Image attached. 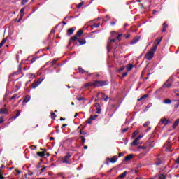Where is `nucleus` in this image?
<instances>
[{
  "label": "nucleus",
  "instance_id": "5701e85b",
  "mask_svg": "<svg viewBox=\"0 0 179 179\" xmlns=\"http://www.w3.org/2000/svg\"><path fill=\"white\" fill-rule=\"evenodd\" d=\"M27 76L29 79H34V78H36V76L34 73H29L27 74Z\"/></svg>",
  "mask_w": 179,
  "mask_h": 179
},
{
  "label": "nucleus",
  "instance_id": "69168bd1",
  "mask_svg": "<svg viewBox=\"0 0 179 179\" xmlns=\"http://www.w3.org/2000/svg\"><path fill=\"white\" fill-rule=\"evenodd\" d=\"M114 24H115V21H113L112 22H110V25L111 26H114Z\"/></svg>",
  "mask_w": 179,
  "mask_h": 179
},
{
  "label": "nucleus",
  "instance_id": "9d476101",
  "mask_svg": "<svg viewBox=\"0 0 179 179\" xmlns=\"http://www.w3.org/2000/svg\"><path fill=\"white\" fill-rule=\"evenodd\" d=\"M162 40H163V37L157 38V39H155V45H156V47H157L160 44V42L162 41Z\"/></svg>",
  "mask_w": 179,
  "mask_h": 179
},
{
  "label": "nucleus",
  "instance_id": "ea45409f",
  "mask_svg": "<svg viewBox=\"0 0 179 179\" xmlns=\"http://www.w3.org/2000/svg\"><path fill=\"white\" fill-rule=\"evenodd\" d=\"M15 99H19V96H17V94H14L13 96L10 97V100H13Z\"/></svg>",
  "mask_w": 179,
  "mask_h": 179
},
{
  "label": "nucleus",
  "instance_id": "bf43d9fd",
  "mask_svg": "<svg viewBox=\"0 0 179 179\" xmlns=\"http://www.w3.org/2000/svg\"><path fill=\"white\" fill-rule=\"evenodd\" d=\"M142 138H143V136H138L136 138V139H138V141H139L140 139H142Z\"/></svg>",
  "mask_w": 179,
  "mask_h": 179
},
{
  "label": "nucleus",
  "instance_id": "423d86ee",
  "mask_svg": "<svg viewBox=\"0 0 179 179\" xmlns=\"http://www.w3.org/2000/svg\"><path fill=\"white\" fill-rule=\"evenodd\" d=\"M153 57H155V53H153V52L150 51L145 54V58H147V59H152Z\"/></svg>",
  "mask_w": 179,
  "mask_h": 179
},
{
  "label": "nucleus",
  "instance_id": "a878e982",
  "mask_svg": "<svg viewBox=\"0 0 179 179\" xmlns=\"http://www.w3.org/2000/svg\"><path fill=\"white\" fill-rule=\"evenodd\" d=\"M20 13H21L22 16H21V17L20 18L19 20H22V17H23V15H24V8H22V9L20 10Z\"/></svg>",
  "mask_w": 179,
  "mask_h": 179
},
{
  "label": "nucleus",
  "instance_id": "cd10ccee",
  "mask_svg": "<svg viewBox=\"0 0 179 179\" xmlns=\"http://www.w3.org/2000/svg\"><path fill=\"white\" fill-rule=\"evenodd\" d=\"M95 27V28H98V27H100V24L98 23V24H94L92 27H91V29L92 30H93V28Z\"/></svg>",
  "mask_w": 179,
  "mask_h": 179
},
{
  "label": "nucleus",
  "instance_id": "6e6d98bb",
  "mask_svg": "<svg viewBox=\"0 0 179 179\" xmlns=\"http://www.w3.org/2000/svg\"><path fill=\"white\" fill-rule=\"evenodd\" d=\"M128 75L127 72H125L122 74V78H125V76H127Z\"/></svg>",
  "mask_w": 179,
  "mask_h": 179
},
{
  "label": "nucleus",
  "instance_id": "a18cd8bd",
  "mask_svg": "<svg viewBox=\"0 0 179 179\" xmlns=\"http://www.w3.org/2000/svg\"><path fill=\"white\" fill-rule=\"evenodd\" d=\"M55 64H57V59H54L52 61V66H53L54 65H55Z\"/></svg>",
  "mask_w": 179,
  "mask_h": 179
},
{
  "label": "nucleus",
  "instance_id": "72a5a7b5",
  "mask_svg": "<svg viewBox=\"0 0 179 179\" xmlns=\"http://www.w3.org/2000/svg\"><path fill=\"white\" fill-rule=\"evenodd\" d=\"M120 177L121 178H125V177H127V171H124L123 173H122Z\"/></svg>",
  "mask_w": 179,
  "mask_h": 179
},
{
  "label": "nucleus",
  "instance_id": "4be33fe9",
  "mask_svg": "<svg viewBox=\"0 0 179 179\" xmlns=\"http://www.w3.org/2000/svg\"><path fill=\"white\" fill-rule=\"evenodd\" d=\"M138 134H139V131L138 130H136L133 134H132V136H131V138L132 139H134L136 135H138Z\"/></svg>",
  "mask_w": 179,
  "mask_h": 179
},
{
  "label": "nucleus",
  "instance_id": "8fccbe9b",
  "mask_svg": "<svg viewBox=\"0 0 179 179\" xmlns=\"http://www.w3.org/2000/svg\"><path fill=\"white\" fill-rule=\"evenodd\" d=\"M127 131H128V128H125L123 130H122V133L125 134V132H127Z\"/></svg>",
  "mask_w": 179,
  "mask_h": 179
},
{
  "label": "nucleus",
  "instance_id": "c03bdc74",
  "mask_svg": "<svg viewBox=\"0 0 179 179\" xmlns=\"http://www.w3.org/2000/svg\"><path fill=\"white\" fill-rule=\"evenodd\" d=\"M163 27H164V29H167V28L169 27V25L167 24V22H164V24H163Z\"/></svg>",
  "mask_w": 179,
  "mask_h": 179
},
{
  "label": "nucleus",
  "instance_id": "0eeeda50",
  "mask_svg": "<svg viewBox=\"0 0 179 179\" xmlns=\"http://www.w3.org/2000/svg\"><path fill=\"white\" fill-rule=\"evenodd\" d=\"M139 40H141V36H137V38L133 39L130 42L131 45H134V44H136V43H138V41H139Z\"/></svg>",
  "mask_w": 179,
  "mask_h": 179
},
{
  "label": "nucleus",
  "instance_id": "20e7f679",
  "mask_svg": "<svg viewBox=\"0 0 179 179\" xmlns=\"http://www.w3.org/2000/svg\"><path fill=\"white\" fill-rule=\"evenodd\" d=\"M44 80V78H38V81H35L32 84V89H36L42 82Z\"/></svg>",
  "mask_w": 179,
  "mask_h": 179
},
{
  "label": "nucleus",
  "instance_id": "c756f323",
  "mask_svg": "<svg viewBox=\"0 0 179 179\" xmlns=\"http://www.w3.org/2000/svg\"><path fill=\"white\" fill-rule=\"evenodd\" d=\"M132 68H134V65L128 64V67H127L128 72H129V71H132Z\"/></svg>",
  "mask_w": 179,
  "mask_h": 179
},
{
  "label": "nucleus",
  "instance_id": "f257e3e1",
  "mask_svg": "<svg viewBox=\"0 0 179 179\" xmlns=\"http://www.w3.org/2000/svg\"><path fill=\"white\" fill-rule=\"evenodd\" d=\"M107 81L100 80H95L90 84V86H93L94 87H101L102 86H107Z\"/></svg>",
  "mask_w": 179,
  "mask_h": 179
},
{
  "label": "nucleus",
  "instance_id": "37998d69",
  "mask_svg": "<svg viewBox=\"0 0 179 179\" xmlns=\"http://www.w3.org/2000/svg\"><path fill=\"white\" fill-rule=\"evenodd\" d=\"M71 40L76 41V40H78V36H76V35H75L74 36L71 38Z\"/></svg>",
  "mask_w": 179,
  "mask_h": 179
},
{
  "label": "nucleus",
  "instance_id": "473e14b6",
  "mask_svg": "<svg viewBox=\"0 0 179 179\" xmlns=\"http://www.w3.org/2000/svg\"><path fill=\"white\" fill-rule=\"evenodd\" d=\"M152 104L151 103H148L146 106H145V111H148V110H149L150 108V107H152Z\"/></svg>",
  "mask_w": 179,
  "mask_h": 179
},
{
  "label": "nucleus",
  "instance_id": "ddd939ff",
  "mask_svg": "<svg viewBox=\"0 0 179 179\" xmlns=\"http://www.w3.org/2000/svg\"><path fill=\"white\" fill-rule=\"evenodd\" d=\"M148 97H149V94H144L140 99H138L137 101H141L145 99H148Z\"/></svg>",
  "mask_w": 179,
  "mask_h": 179
},
{
  "label": "nucleus",
  "instance_id": "680f3d73",
  "mask_svg": "<svg viewBox=\"0 0 179 179\" xmlns=\"http://www.w3.org/2000/svg\"><path fill=\"white\" fill-rule=\"evenodd\" d=\"M159 164H162V162H158L155 163L156 166H159Z\"/></svg>",
  "mask_w": 179,
  "mask_h": 179
},
{
  "label": "nucleus",
  "instance_id": "f3484780",
  "mask_svg": "<svg viewBox=\"0 0 179 179\" xmlns=\"http://www.w3.org/2000/svg\"><path fill=\"white\" fill-rule=\"evenodd\" d=\"M78 71L80 73H89V71H85L82 67L78 68Z\"/></svg>",
  "mask_w": 179,
  "mask_h": 179
},
{
  "label": "nucleus",
  "instance_id": "0e129e2a",
  "mask_svg": "<svg viewBox=\"0 0 179 179\" xmlns=\"http://www.w3.org/2000/svg\"><path fill=\"white\" fill-rule=\"evenodd\" d=\"M16 173L17 174V176H19V174H20V173H22V171H19V170H17L16 171Z\"/></svg>",
  "mask_w": 179,
  "mask_h": 179
},
{
  "label": "nucleus",
  "instance_id": "e2e57ef3",
  "mask_svg": "<svg viewBox=\"0 0 179 179\" xmlns=\"http://www.w3.org/2000/svg\"><path fill=\"white\" fill-rule=\"evenodd\" d=\"M167 28H164L162 29V33H166V30Z\"/></svg>",
  "mask_w": 179,
  "mask_h": 179
},
{
  "label": "nucleus",
  "instance_id": "2eb2a0df",
  "mask_svg": "<svg viewBox=\"0 0 179 179\" xmlns=\"http://www.w3.org/2000/svg\"><path fill=\"white\" fill-rule=\"evenodd\" d=\"M178 124H179V118L177 119V120L174 122V123H173V128H177V127L178 126Z\"/></svg>",
  "mask_w": 179,
  "mask_h": 179
},
{
  "label": "nucleus",
  "instance_id": "864d4df0",
  "mask_svg": "<svg viewBox=\"0 0 179 179\" xmlns=\"http://www.w3.org/2000/svg\"><path fill=\"white\" fill-rule=\"evenodd\" d=\"M125 69V67L122 66L119 69V72H122Z\"/></svg>",
  "mask_w": 179,
  "mask_h": 179
},
{
  "label": "nucleus",
  "instance_id": "412c9836",
  "mask_svg": "<svg viewBox=\"0 0 179 179\" xmlns=\"http://www.w3.org/2000/svg\"><path fill=\"white\" fill-rule=\"evenodd\" d=\"M156 50H157V46H156V45H155L151 50H150L151 52H153V54H155Z\"/></svg>",
  "mask_w": 179,
  "mask_h": 179
},
{
  "label": "nucleus",
  "instance_id": "4d7b16f0",
  "mask_svg": "<svg viewBox=\"0 0 179 179\" xmlns=\"http://www.w3.org/2000/svg\"><path fill=\"white\" fill-rule=\"evenodd\" d=\"M3 121V117H0V124H2Z\"/></svg>",
  "mask_w": 179,
  "mask_h": 179
},
{
  "label": "nucleus",
  "instance_id": "4468645a",
  "mask_svg": "<svg viewBox=\"0 0 179 179\" xmlns=\"http://www.w3.org/2000/svg\"><path fill=\"white\" fill-rule=\"evenodd\" d=\"M73 31H75V30H73L72 28H70L67 30V34L69 36H71V34H73Z\"/></svg>",
  "mask_w": 179,
  "mask_h": 179
},
{
  "label": "nucleus",
  "instance_id": "13d9d810",
  "mask_svg": "<svg viewBox=\"0 0 179 179\" xmlns=\"http://www.w3.org/2000/svg\"><path fill=\"white\" fill-rule=\"evenodd\" d=\"M177 92H178L177 90H174L173 91V92L176 93V95L179 96V94H177Z\"/></svg>",
  "mask_w": 179,
  "mask_h": 179
},
{
  "label": "nucleus",
  "instance_id": "e433bc0d",
  "mask_svg": "<svg viewBox=\"0 0 179 179\" xmlns=\"http://www.w3.org/2000/svg\"><path fill=\"white\" fill-rule=\"evenodd\" d=\"M78 43H80V45H83V44H85L86 43L85 40H83V41H79L78 40Z\"/></svg>",
  "mask_w": 179,
  "mask_h": 179
},
{
  "label": "nucleus",
  "instance_id": "3c124183",
  "mask_svg": "<svg viewBox=\"0 0 179 179\" xmlns=\"http://www.w3.org/2000/svg\"><path fill=\"white\" fill-rule=\"evenodd\" d=\"M36 58H32L31 59V64H33L34 62H36Z\"/></svg>",
  "mask_w": 179,
  "mask_h": 179
},
{
  "label": "nucleus",
  "instance_id": "6e6552de",
  "mask_svg": "<svg viewBox=\"0 0 179 179\" xmlns=\"http://www.w3.org/2000/svg\"><path fill=\"white\" fill-rule=\"evenodd\" d=\"M161 122L162 124H165V125H167V124H170L171 122L169 120L163 118V119H161Z\"/></svg>",
  "mask_w": 179,
  "mask_h": 179
},
{
  "label": "nucleus",
  "instance_id": "393cba45",
  "mask_svg": "<svg viewBox=\"0 0 179 179\" xmlns=\"http://www.w3.org/2000/svg\"><path fill=\"white\" fill-rule=\"evenodd\" d=\"M80 139H81V142H82V145H85V142H86V138H85V137L83 136H80Z\"/></svg>",
  "mask_w": 179,
  "mask_h": 179
},
{
  "label": "nucleus",
  "instance_id": "5fc2aeb1",
  "mask_svg": "<svg viewBox=\"0 0 179 179\" xmlns=\"http://www.w3.org/2000/svg\"><path fill=\"white\" fill-rule=\"evenodd\" d=\"M120 37H122V34H118V36H117V40H120Z\"/></svg>",
  "mask_w": 179,
  "mask_h": 179
},
{
  "label": "nucleus",
  "instance_id": "4c0bfd02",
  "mask_svg": "<svg viewBox=\"0 0 179 179\" xmlns=\"http://www.w3.org/2000/svg\"><path fill=\"white\" fill-rule=\"evenodd\" d=\"M150 124V122L147 121V122H145V123L143 124V127H149Z\"/></svg>",
  "mask_w": 179,
  "mask_h": 179
},
{
  "label": "nucleus",
  "instance_id": "2f4dec72",
  "mask_svg": "<svg viewBox=\"0 0 179 179\" xmlns=\"http://www.w3.org/2000/svg\"><path fill=\"white\" fill-rule=\"evenodd\" d=\"M164 104H171V100L170 99H165L164 101Z\"/></svg>",
  "mask_w": 179,
  "mask_h": 179
},
{
  "label": "nucleus",
  "instance_id": "58836bf2",
  "mask_svg": "<svg viewBox=\"0 0 179 179\" xmlns=\"http://www.w3.org/2000/svg\"><path fill=\"white\" fill-rule=\"evenodd\" d=\"M166 152H171V145H169L166 149Z\"/></svg>",
  "mask_w": 179,
  "mask_h": 179
},
{
  "label": "nucleus",
  "instance_id": "39448f33",
  "mask_svg": "<svg viewBox=\"0 0 179 179\" xmlns=\"http://www.w3.org/2000/svg\"><path fill=\"white\" fill-rule=\"evenodd\" d=\"M117 41L116 38L110 39V42L108 43L107 48H108V52H110L111 51V49L113 48V46L111 45V43H115Z\"/></svg>",
  "mask_w": 179,
  "mask_h": 179
},
{
  "label": "nucleus",
  "instance_id": "6ab92c4d",
  "mask_svg": "<svg viewBox=\"0 0 179 179\" xmlns=\"http://www.w3.org/2000/svg\"><path fill=\"white\" fill-rule=\"evenodd\" d=\"M83 34V31L82 29H80L76 34V36L80 37L82 34Z\"/></svg>",
  "mask_w": 179,
  "mask_h": 179
},
{
  "label": "nucleus",
  "instance_id": "09e8293b",
  "mask_svg": "<svg viewBox=\"0 0 179 179\" xmlns=\"http://www.w3.org/2000/svg\"><path fill=\"white\" fill-rule=\"evenodd\" d=\"M96 114H101V109L97 108Z\"/></svg>",
  "mask_w": 179,
  "mask_h": 179
},
{
  "label": "nucleus",
  "instance_id": "7c9ffc66",
  "mask_svg": "<svg viewBox=\"0 0 179 179\" xmlns=\"http://www.w3.org/2000/svg\"><path fill=\"white\" fill-rule=\"evenodd\" d=\"M20 115V110H17V113L15 116H14L13 118H14V120H16V118H17V117H19Z\"/></svg>",
  "mask_w": 179,
  "mask_h": 179
},
{
  "label": "nucleus",
  "instance_id": "aec40b11",
  "mask_svg": "<svg viewBox=\"0 0 179 179\" xmlns=\"http://www.w3.org/2000/svg\"><path fill=\"white\" fill-rule=\"evenodd\" d=\"M37 155L40 157H44V156H45V153H44V152H38Z\"/></svg>",
  "mask_w": 179,
  "mask_h": 179
},
{
  "label": "nucleus",
  "instance_id": "de8ad7c7",
  "mask_svg": "<svg viewBox=\"0 0 179 179\" xmlns=\"http://www.w3.org/2000/svg\"><path fill=\"white\" fill-rule=\"evenodd\" d=\"M92 119H90V117L87 120V124H92Z\"/></svg>",
  "mask_w": 179,
  "mask_h": 179
},
{
  "label": "nucleus",
  "instance_id": "774afa93",
  "mask_svg": "<svg viewBox=\"0 0 179 179\" xmlns=\"http://www.w3.org/2000/svg\"><path fill=\"white\" fill-rule=\"evenodd\" d=\"M5 178H5V177H3L2 176H0V179H5Z\"/></svg>",
  "mask_w": 179,
  "mask_h": 179
},
{
  "label": "nucleus",
  "instance_id": "f03ea898",
  "mask_svg": "<svg viewBox=\"0 0 179 179\" xmlns=\"http://www.w3.org/2000/svg\"><path fill=\"white\" fill-rule=\"evenodd\" d=\"M173 86V79L169 78L166 83L162 85V87H160L159 90H158V92H162L165 87L167 89H170V87Z\"/></svg>",
  "mask_w": 179,
  "mask_h": 179
},
{
  "label": "nucleus",
  "instance_id": "c9c22d12",
  "mask_svg": "<svg viewBox=\"0 0 179 179\" xmlns=\"http://www.w3.org/2000/svg\"><path fill=\"white\" fill-rule=\"evenodd\" d=\"M5 43H6V39H3L2 41L0 43V48H2L3 44H5Z\"/></svg>",
  "mask_w": 179,
  "mask_h": 179
},
{
  "label": "nucleus",
  "instance_id": "1a4fd4ad",
  "mask_svg": "<svg viewBox=\"0 0 179 179\" xmlns=\"http://www.w3.org/2000/svg\"><path fill=\"white\" fill-rule=\"evenodd\" d=\"M131 146H138L139 145V138H136L134 141L131 143Z\"/></svg>",
  "mask_w": 179,
  "mask_h": 179
},
{
  "label": "nucleus",
  "instance_id": "b1692460",
  "mask_svg": "<svg viewBox=\"0 0 179 179\" xmlns=\"http://www.w3.org/2000/svg\"><path fill=\"white\" fill-rule=\"evenodd\" d=\"M158 178L159 179H166V176L163 173H160L158 175Z\"/></svg>",
  "mask_w": 179,
  "mask_h": 179
},
{
  "label": "nucleus",
  "instance_id": "79ce46f5",
  "mask_svg": "<svg viewBox=\"0 0 179 179\" xmlns=\"http://www.w3.org/2000/svg\"><path fill=\"white\" fill-rule=\"evenodd\" d=\"M29 2V0H22L21 5H26Z\"/></svg>",
  "mask_w": 179,
  "mask_h": 179
},
{
  "label": "nucleus",
  "instance_id": "603ef678",
  "mask_svg": "<svg viewBox=\"0 0 179 179\" xmlns=\"http://www.w3.org/2000/svg\"><path fill=\"white\" fill-rule=\"evenodd\" d=\"M45 170V167H43L41 169V172L40 174H41L42 173H44V171Z\"/></svg>",
  "mask_w": 179,
  "mask_h": 179
},
{
  "label": "nucleus",
  "instance_id": "052dcab7",
  "mask_svg": "<svg viewBox=\"0 0 179 179\" xmlns=\"http://www.w3.org/2000/svg\"><path fill=\"white\" fill-rule=\"evenodd\" d=\"M138 149H146L145 146H138Z\"/></svg>",
  "mask_w": 179,
  "mask_h": 179
},
{
  "label": "nucleus",
  "instance_id": "a19ab883",
  "mask_svg": "<svg viewBox=\"0 0 179 179\" xmlns=\"http://www.w3.org/2000/svg\"><path fill=\"white\" fill-rule=\"evenodd\" d=\"M51 117H52V120H55V118H57V115H55V113H52Z\"/></svg>",
  "mask_w": 179,
  "mask_h": 179
},
{
  "label": "nucleus",
  "instance_id": "7ed1b4c3",
  "mask_svg": "<svg viewBox=\"0 0 179 179\" xmlns=\"http://www.w3.org/2000/svg\"><path fill=\"white\" fill-rule=\"evenodd\" d=\"M71 157H72V155H71V154L69 153H67L66 156L62 158V163L66 164H71Z\"/></svg>",
  "mask_w": 179,
  "mask_h": 179
},
{
  "label": "nucleus",
  "instance_id": "dca6fc26",
  "mask_svg": "<svg viewBox=\"0 0 179 179\" xmlns=\"http://www.w3.org/2000/svg\"><path fill=\"white\" fill-rule=\"evenodd\" d=\"M132 157H134L133 155H129L125 157L124 160H125V162H128V160H131V159H132Z\"/></svg>",
  "mask_w": 179,
  "mask_h": 179
},
{
  "label": "nucleus",
  "instance_id": "f8f14e48",
  "mask_svg": "<svg viewBox=\"0 0 179 179\" xmlns=\"http://www.w3.org/2000/svg\"><path fill=\"white\" fill-rule=\"evenodd\" d=\"M31 99V96H30V95H26L25 97L24 98V103H29Z\"/></svg>",
  "mask_w": 179,
  "mask_h": 179
},
{
  "label": "nucleus",
  "instance_id": "c85d7f7f",
  "mask_svg": "<svg viewBox=\"0 0 179 179\" xmlns=\"http://www.w3.org/2000/svg\"><path fill=\"white\" fill-rule=\"evenodd\" d=\"M99 117L98 115H91L90 117V120H96V118Z\"/></svg>",
  "mask_w": 179,
  "mask_h": 179
},
{
  "label": "nucleus",
  "instance_id": "49530a36",
  "mask_svg": "<svg viewBox=\"0 0 179 179\" xmlns=\"http://www.w3.org/2000/svg\"><path fill=\"white\" fill-rule=\"evenodd\" d=\"M83 5V2H81V3H80L78 6H77V8H78V9H80V8H82V6Z\"/></svg>",
  "mask_w": 179,
  "mask_h": 179
},
{
  "label": "nucleus",
  "instance_id": "338daca9",
  "mask_svg": "<svg viewBox=\"0 0 179 179\" xmlns=\"http://www.w3.org/2000/svg\"><path fill=\"white\" fill-rule=\"evenodd\" d=\"M122 156H124V154H122V153H119L118 157H122Z\"/></svg>",
  "mask_w": 179,
  "mask_h": 179
},
{
  "label": "nucleus",
  "instance_id": "bb28decb",
  "mask_svg": "<svg viewBox=\"0 0 179 179\" xmlns=\"http://www.w3.org/2000/svg\"><path fill=\"white\" fill-rule=\"evenodd\" d=\"M108 99H110V98L107 95L103 94V100H104V101H106V102L108 101Z\"/></svg>",
  "mask_w": 179,
  "mask_h": 179
},
{
  "label": "nucleus",
  "instance_id": "f704fd0d",
  "mask_svg": "<svg viewBox=\"0 0 179 179\" xmlns=\"http://www.w3.org/2000/svg\"><path fill=\"white\" fill-rule=\"evenodd\" d=\"M76 100H78V101H81V100H86V99H85L84 97H80V96H78L77 97H76Z\"/></svg>",
  "mask_w": 179,
  "mask_h": 179
},
{
  "label": "nucleus",
  "instance_id": "9b49d317",
  "mask_svg": "<svg viewBox=\"0 0 179 179\" xmlns=\"http://www.w3.org/2000/svg\"><path fill=\"white\" fill-rule=\"evenodd\" d=\"M0 114L8 115V114H9V112L8 111V109H6V108H1V109H0Z\"/></svg>",
  "mask_w": 179,
  "mask_h": 179
},
{
  "label": "nucleus",
  "instance_id": "a211bd4d",
  "mask_svg": "<svg viewBox=\"0 0 179 179\" xmlns=\"http://www.w3.org/2000/svg\"><path fill=\"white\" fill-rule=\"evenodd\" d=\"M117 160H118V158H117V157H115V156H113L110 159V163H115V162H117Z\"/></svg>",
  "mask_w": 179,
  "mask_h": 179
}]
</instances>
